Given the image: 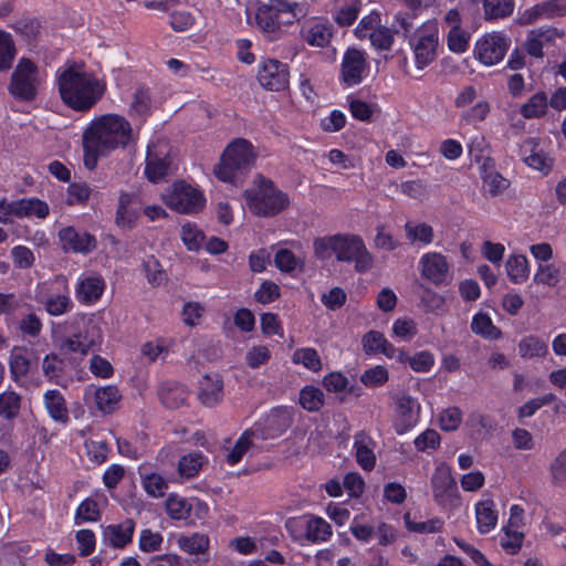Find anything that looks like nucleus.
Returning <instances> with one entry per match:
<instances>
[{
	"instance_id": "obj_1",
	"label": "nucleus",
	"mask_w": 566,
	"mask_h": 566,
	"mask_svg": "<svg viewBox=\"0 0 566 566\" xmlns=\"http://www.w3.org/2000/svg\"><path fill=\"white\" fill-rule=\"evenodd\" d=\"M132 138V125L124 116L105 114L94 118L86 126L82 136L84 166L88 170L95 169L99 157L125 148Z\"/></svg>"
},
{
	"instance_id": "obj_2",
	"label": "nucleus",
	"mask_w": 566,
	"mask_h": 566,
	"mask_svg": "<svg viewBox=\"0 0 566 566\" xmlns=\"http://www.w3.org/2000/svg\"><path fill=\"white\" fill-rule=\"evenodd\" d=\"M62 101L76 112L91 109L103 96L105 83L83 64H65L56 73Z\"/></svg>"
},
{
	"instance_id": "obj_3",
	"label": "nucleus",
	"mask_w": 566,
	"mask_h": 566,
	"mask_svg": "<svg viewBox=\"0 0 566 566\" xmlns=\"http://www.w3.org/2000/svg\"><path fill=\"white\" fill-rule=\"evenodd\" d=\"M255 159L253 145L248 139L235 138L223 150L213 174L222 182H235L254 166Z\"/></svg>"
},
{
	"instance_id": "obj_4",
	"label": "nucleus",
	"mask_w": 566,
	"mask_h": 566,
	"mask_svg": "<svg viewBox=\"0 0 566 566\" xmlns=\"http://www.w3.org/2000/svg\"><path fill=\"white\" fill-rule=\"evenodd\" d=\"M243 197L250 211L259 217H272L290 205L287 195L262 176L254 179L253 187L244 191Z\"/></svg>"
},
{
	"instance_id": "obj_5",
	"label": "nucleus",
	"mask_w": 566,
	"mask_h": 566,
	"mask_svg": "<svg viewBox=\"0 0 566 566\" xmlns=\"http://www.w3.org/2000/svg\"><path fill=\"white\" fill-rule=\"evenodd\" d=\"M161 200L169 209L182 214H197L205 209L207 202L200 188L184 180L169 186L161 193Z\"/></svg>"
},
{
	"instance_id": "obj_6",
	"label": "nucleus",
	"mask_w": 566,
	"mask_h": 566,
	"mask_svg": "<svg viewBox=\"0 0 566 566\" xmlns=\"http://www.w3.org/2000/svg\"><path fill=\"white\" fill-rule=\"evenodd\" d=\"M417 69L422 70L438 56L440 44L439 23L436 19L423 22L409 40Z\"/></svg>"
},
{
	"instance_id": "obj_7",
	"label": "nucleus",
	"mask_w": 566,
	"mask_h": 566,
	"mask_svg": "<svg viewBox=\"0 0 566 566\" xmlns=\"http://www.w3.org/2000/svg\"><path fill=\"white\" fill-rule=\"evenodd\" d=\"M36 300L44 305L45 311L52 316H61L73 307L70 296L67 279L63 275L38 284Z\"/></svg>"
},
{
	"instance_id": "obj_8",
	"label": "nucleus",
	"mask_w": 566,
	"mask_h": 566,
	"mask_svg": "<svg viewBox=\"0 0 566 566\" xmlns=\"http://www.w3.org/2000/svg\"><path fill=\"white\" fill-rule=\"evenodd\" d=\"M285 528L291 537L301 544L325 543L333 535L332 526L323 517L315 515L290 517L285 522Z\"/></svg>"
},
{
	"instance_id": "obj_9",
	"label": "nucleus",
	"mask_w": 566,
	"mask_h": 566,
	"mask_svg": "<svg viewBox=\"0 0 566 566\" xmlns=\"http://www.w3.org/2000/svg\"><path fill=\"white\" fill-rule=\"evenodd\" d=\"M421 405L409 394H399L392 397L391 426L395 432L402 436L411 431L420 421Z\"/></svg>"
},
{
	"instance_id": "obj_10",
	"label": "nucleus",
	"mask_w": 566,
	"mask_h": 566,
	"mask_svg": "<svg viewBox=\"0 0 566 566\" xmlns=\"http://www.w3.org/2000/svg\"><path fill=\"white\" fill-rule=\"evenodd\" d=\"M336 259L339 262H354L355 270L365 273L373 268V255L367 251L364 241L354 234L338 233Z\"/></svg>"
},
{
	"instance_id": "obj_11",
	"label": "nucleus",
	"mask_w": 566,
	"mask_h": 566,
	"mask_svg": "<svg viewBox=\"0 0 566 566\" xmlns=\"http://www.w3.org/2000/svg\"><path fill=\"white\" fill-rule=\"evenodd\" d=\"M42 75L33 62L21 60L12 73L11 94L22 101H32L36 96Z\"/></svg>"
},
{
	"instance_id": "obj_12",
	"label": "nucleus",
	"mask_w": 566,
	"mask_h": 566,
	"mask_svg": "<svg viewBox=\"0 0 566 566\" xmlns=\"http://www.w3.org/2000/svg\"><path fill=\"white\" fill-rule=\"evenodd\" d=\"M521 151L524 163L530 168L544 175L552 171L554 156L549 138L528 137L523 142Z\"/></svg>"
},
{
	"instance_id": "obj_13",
	"label": "nucleus",
	"mask_w": 566,
	"mask_h": 566,
	"mask_svg": "<svg viewBox=\"0 0 566 566\" xmlns=\"http://www.w3.org/2000/svg\"><path fill=\"white\" fill-rule=\"evenodd\" d=\"M370 72L367 53L356 48H348L342 57L339 81L346 87L360 84Z\"/></svg>"
},
{
	"instance_id": "obj_14",
	"label": "nucleus",
	"mask_w": 566,
	"mask_h": 566,
	"mask_svg": "<svg viewBox=\"0 0 566 566\" xmlns=\"http://www.w3.org/2000/svg\"><path fill=\"white\" fill-rule=\"evenodd\" d=\"M418 269L421 277L434 285H449L453 279L451 264L440 252L430 251L422 254Z\"/></svg>"
},
{
	"instance_id": "obj_15",
	"label": "nucleus",
	"mask_w": 566,
	"mask_h": 566,
	"mask_svg": "<svg viewBox=\"0 0 566 566\" xmlns=\"http://www.w3.org/2000/svg\"><path fill=\"white\" fill-rule=\"evenodd\" d=\"M510 39L500 32H492L483 35L475 43V57L484 65L492 66L501 62L509 48Z\"/></svg>"
},
{
	"instance_id": "obj_16",
	"label": "nucleus",
	"mask_w": 566,
	"mask_h": 566,
	"mask_svg": "<svg viewBox=\"0 0 566 566\" xmlns=\"http://www.w3.org/2000/svg\"><path fill=\"white\" fill-rule=\"evenodd\" d=\"M102 331L97 323L92 319L84 322L83 327L67 337L61 345V350L65 354L74 353L81 356L99 346L102 343Z\"/></svg>"
},
{
	"instance_id": "obj_17",
	"label": "nucleus",
	"mask_w": 566,
	"mask_h": 566,
	"mask_svg": "<svg viewBox=\"0 0 566 566\" xmlns=\"http://www.w3.org/2000/svg\"><path fill=\"white\" fill-rule=\"evenodd\" d=\"M291 423L292 410L287 407H279L255 422L251 430L259 440L273 439L285 432Z\"/></svg>"
},
{
	"instance_id": "obj_18",
	"label": "nucleus",
	"mask_w": 566,
	"mask_h": 566,
	"mask_svg": "<svg viewBox=\"0 0 566 566\" xmlns=\"http://www.w3.org/2000/svg\"><path fill=\"white\" fill-rule=\"evenodd\" d=\"M83 399L88 408H94L103 415H108L118 408L122 395L114 385H90L84 389Z\"/></svg>"
},
{
	"instance_id": "obj_19",
	"label": "nucleus",
	"mask_w": 566,
	"mask_h": 566,
	"mask_svg": "<svg viewBox=\"0 0 566 566\" xmlns=\"http://www.w3.org/2000/svg\"><path fill=\"white\" fill-rule=\"evenodd\" d=\"M431 489L434 501L442 506H451L458 501V489L451 469L440 463L431 478Z\"/></svg>"
},
{
	"instance_id": "obj_20",
	"label": "nucleus",
	"mask_w": 566,
	"mask_h": 566,
	"mask_svg": "<svg viewBox=\"0 0 566 566\" xmlns=\"http://www.w3.org/2000/svg\"><path fill=\"white\" fill-rule=\"evenodd\" d=\"M105 290V279L99 273L92 271L81 273L74 286L76 301L86 306L96 304Z\"/></svg>"
},
{
	"instance_id": "obj_21",
	"label": "nucleus",
	"mask_w": 566,
	"mask_h": 566,
	"mask_svg": "<svg viewBox=\"0 0 566 566\" xmlns=\"http://www.w3.org/2000/svg\"><path fill=\"white\" fill-rule=\"evenodd\" d=\"M564 35V30L553 27L533 29L526 35L524 49L532 57L542 59L544 51L555 46L557 40L563 39Z\"/></svg>"
},
{
	"instance_id": "obj_22",
	"label": "nucleus",
	"mask_w": 566,
	"mask_h": 566,
	"mask_svg": "<svg viewBox=\"0 0 566 566\" xmlns=\"http://www.w3.org/2000/svg\"><path fill=\"white\" fill-rule=\"evenodd\" d=\"M258 81L269 91H282L289 85L287 65L274 60L266 59L261 62L258 72Z\"/></svg>"
},
{
	"instance_id": "obj_23",
	"label": "nucleus",
	"mask_w": 566,
	"mask_h": 566,
	"mask_svg": "<svg viewBox=\"0 0 566 566\" xmlns=\"http://www.w3.org/2000/svg\"><path fill=\"white\" fill-rule=\"evenodd\" d=\"M60 242L65 251L87 254L96 248V239L84 231L66 227L59 231Z\"/></svg>"
},
{
	"instance_id": "obj_24",
	"label": "nucleus",
	"mask_w": 566,
	"mask_h": 566,
	"mask_svg": "<svg viewBox=\"0 0 566 566\" xmlns=\"http://www.w3.org/2000/svg\"><path fill=\"white\" fill-rule=\"evenodd\" d=\"M332 25L324 19L311 18L301 28V38L311 46L324 48L332 39Z\"/></svg>"
},
{
	"instance_id": "obj_25",
	"label": "nucleus",
	"mask_w": 566,
	"mask_h": 566,
	"mask_svg": "<svg viewBox=\"0 0 566 566\" xmlns=\"http://www.w3.org/2000/svg\"><path fill=\"white\" fill-rule=\"evenodd\" d=\"M135 530L133 520H125L119 524H111L103 527V541L115 548H124L132 542Z\"/></svg>"
},
{
	"instance_id": "obj_26",
	"label": "nucleus",
	"mask_w": 566,
	"mask_h": 566,
	"mask_svg": "<svg viewBox=\"0 0 566 566\" xmlns=\"http://www.w3.org/2000/svg\"><path fill=\"white\" fill-rule=\"evenodd\" d=\"M254 24L270 40L281 36L282 24L273 13L270 4H262L254 13Z\"/></svg>"
},
{
	"instance_id": "obj_27",
	"label": "nucleus",
	"mask_w": 566,
	"mask_h": 566,
	"mask_svg": "<svg viewBox=\"0 0 566 566\" xmlns=\"http://www.w3.org/2000/svg\"><path fill=\"white\" fill-rule=\"evenodd\" d=\"M223 384L219 375H206L199 381V399L207 407L216 406L223 397Z\"/></svg>"
},
{
	"instance_id": "obj_28",
	"label": "nucleus",
	"mask_w": 566,
	"mask_h": 566,
	"mask_svg": "<svg viewBox=\"0 0 566 566\" xmlns=\"http://www.w3.org/2000/svg\"><path fill=\"white\" fill-rule=\"evenodd\" d=\"M476 528L481 534H488L497 524V512L492 499H482L475 503Z\"/></svg>"
},
{
	"instance_id": "obj_29",
	"label": "nucleus",
	"mask_w": 566,
	"mask_h": 566,
	"mask_svg": "<svg viewBox=\"0 0 566 566\" xmlns=\"http://www.w3.org/2000/svg\"><path fill=\"white\" fill-rule=\"evenodd\" d=\"M44 407L55 422L67 423L70 420L69 409L62 392L57 389L46 390L43 395Z\"/></svg>"
},
{
	"instance_id": "obj_30",
	"label": "nucleus",
	"mask_w": 566,
	"mask_h": 566,
	"mask_svg": "<svg viewBox=\"0 0 566 566\" xmlns=\"http://www.w3.org/2000/svg\"><path fill=\"white\" fill-rule=\"evenodd\" d=\"M139 217V207L136 205V198L130 193H122L118 200L116 212V223L118 227L132 229Z\"/></svg>"
},
{
	"instance_id": "obj_31",
	"label": "nucleus",
	"mask_w": 566,
	"mask_h": 566,
	"mask_svg": "<svg viewBox=\"0 0 566 566\" xmlns=\"http://www.w3.org/2000/svg\"><path fill=\"white\" fill-rule=\"evenodd\" d=\"M269 4L282 27L293 24L306 14L304 8L297 2L271 0Z\"/></svg>"
},
{
	"instance_id": "obj_32",
	"label": "nucleus",
	"mask_w": 566,
	"mask_h": 566,
	"mask_svg": "<svg viewBox=\"0 0 566 566\" xmlns=\"http://www.w3.org/2000/svg\"><path fill=\"white\" fill-rule=\"evenodd\" d=\"M518 355L523 359H543L549 350L547 342L537 335H526L517 344Z\"/></svg>"
},
{
	"instance_id": "obj_33",
	"label": "nucleus",
	"mask_w": 566,
	"mask_h": 566,
	"mask_svg": "<svg viewBox=\"0 0 566 566\" xmlns=\"http://www.w3.org/2000/svg\"><path fill=\"white\" fill-rule=\"evenodd\" d=\"M405 235L410 244L427 247L433 242V228L427 222L408 221L405 227Z\"/></svg>"
},
{
	"instance_id": "obj_34",
	"label": "nucleus",
	"mask_w": 566,
	"mask_h": 566,
	"mask_svg": "<svg viewBox=\"0 0 566 566\" xmlns=\"http://www.w3.org/2000/svg\"><path fill=\"white\" fill-rule=\"evenodd\" d=\"M106 503L107 499L104 494H96V499L87 497L83 500L75 511V524L96 522L101 516L99 504Z\"/></svg>"
},
{
	"instance_id": "obj_35",
	"label": "nucleus",
	"mask_w": 566,
	"mask_h": 566,
	"mask_svg": "<svg viewBox=\"0 0 566 566\" xmlns=\"http://www.w3.org/2000/svg\"><path fill=\"white\" fill-rule=\"evenodd\" d=\"M509 280L514 284L524 283L531 273L530 262L524 254L512 253L505 262Z\"/></svg>"
},
{
	"instance_id": "obj_36",
	"label": "nucleus",
	"mask_w": 566,
	"mask_h": 566,
	"mask_svg": "<svg viewBox=\"0 0 566 566\" xmlns=\"http://www.w3.org/2000/svg\"><path fill=\"white\" fill-rule=\"evenodd\" d=\"M354 449L356 460L361 469L370 471L376 465V455L374 453V441L365 434L355 437Z\"/></svg>"
},
{
	"instance_id": "obj_37",
	"label": "nucleus",
	"mask_w": 566,
	"mask_h": 566,
	"mask_svg": "<svg viewBox=\"0 0 566 566\" xmlns=\"http://www.w3.org/2000/svg\"><path fill=\"white\" fill-rule=\"evenodd\" d=\"M291 360L294 365L302 366L311 373H319L323 369V361L318 352L313 347L296 348Z\"/></svg>"
},
{
	"instance_id": "obj_38",
	"label": "nucleus",
	"mask_w": 566,
	"mask_h": 566,
	"mask_svg": "<svg viewBox=\"0 0 566 566\" xmlns=\"http://www.w3.org/2000/svg\"><path fill=\"white\" fill-rule=\"evenodd\" d=\"M259 440L254 432L250 429H247L237 440L234 446L226 455V461L230 465L238 464L243 455L248 453L251 449L255 448V441Z\"/></svg>"
},
{
	"instance_id": "obj_39",
	"label": "nucleus",
	"mask_w": 566,
	"mask_h": 566,
	"mask_svg": "<svg viewBox=\"0 0 566 566\" xmlns=\"http://www.w3.org/2000/svg\"><path fill=\"white\" fill-rule=\"evenodd\" d=\"M480 176L483 181V186L492 196L502 193L510 186V181L494 170L493 163H486L485 167H481Z\"/></svg>"
},
{
	"instance_id": "obj_40",
	"label": "nucleus",
	"mask_w": 566,
	"mask_h": 566,
	"mask_svg": "<svg viewBox=\"0 0 566 566\" xmlns=\"http://www.w3.org/2000/svg\"><path fill=\"white\" fill-rule=\"evenodd\" d=\"M50 208L46 202L38 198L19 199L18 219H44L48 217Z\"/></svg>"
},
{
	"instance_id": "obj_41",
	"label": "nucleus",
	"mask_w": 566,
	"mask_h": 566,
	"mask_svg": "<svg viewBox=\"0 0 566 566\" xmlns=\"http://www.w3.org/2000/svg\"><path fill=\"white\" fill-rule=\"evenodd\" d=\"M548 109V98L545 93L538 92L532 95L523 105L520 113L526 119L543 117Z\"/></svg>"
},
{
	"instance_id": "obj_42",
	"label": "nucleus",
	"mask_w": 566,
	"mask_h": 566,
	"mask_svg": "<svg viewBox=\"0 0 566 566\" xmlns=\"http://www.w3.org/2000/svg\"><path fill=\"white\" fill-rule=\"evenodd\" d=\"M471 329L474 334L486 339H499L501 331L494 324L489 314L478 312L471 322Z\"/></svg>"
},
{
	"instance_id": "obj_43",
	"label": "nucleus",
	"mask_w": 566,
	"mask_h": 566,
	"mask_svg": "<svg viewBox=\"0 0 566 566\" xmlns=\"http://www.w3.org/2000/svg\"><path fill=\"white\" fill-rule=\"evenodd\" d=\"M180 239L188 251L197 252L205 241V233L198 224L187 221L180 227Z\"/></svg>"
},
{
	"instance_id": "obj_44",
	"label": "nucleus",
	"mask_w": 566,
	"mask_h": 566,
	"mask_svg": "<svg viewBox=\"0 0 566 566\" xmlns=\"http://www.w3.org/2000/svg\"><path fill=\"white\" fill-rule=\"evenodd\" d=\"M160 399L168 408H178L188 399L187 389L178 384H166L160 388Z\"/></svg>"
},
{
	"instance_id": "obj_45",
	"label": "nucleus",
	"mask_w": 566,
	"mask_h": 566,
	"mask_svg": "<svg viewBox=\"0 0 566 566\" xmlns=\"http://www.w3.org/2000/svg\"><path fill=\"white\" fill-rule=\"evenodd\" d=\"M169 161L167 158L159 157L148 148L145 166V175L151 182L160 181L168 172Z\"/></svg>"
},
{
	"instance_id": "obj_46",
	"label": "nucleus",
	"mask_w": 566,
	"mask_h": 566,
	"mask_svg": "<svg viewBox=\"0 0 566 566\" xmlns=\"http://www.w3.org/2000/svg\"><path fill=\"white\" fill-rule=\"evenodd\" d=\"M178 547L187 554L198 555L205 553L209 547V537L206 534L193 533L181 535L177 539Z\"/></svg>"
},
{
	"instance_id": "obj_47",
	"label": "nucleus",
	"mask_w": 566,
	"mask_h": 566,
	"mask_svg": "<svg viewBox=\"0 0 566 566\" xmlns=\"http://www.w3.org/2000/svg\"><path fill=\"white\" fill-rule=\"evenodd\" d=\"M166 512L172 520H186L191 511L190 502L177 493H170L165 503Z\"/></svg>"
},
{
	"instance_id": "obj_48",
	"label": "nucleus",
	"mask_w": 566,
	"mask_h": 566,
	"mask_svg": "<svg viewBox=\"0 0 566 566\" xmlns=\"http://www.w3.org/2000/svg\"><path fill=\"white\" fill-rule=\"evenodd\" d=\"M10 371L15 380L23 378L30 370L31 361L28 349L14 347L10 355Z\"/></svg>"
},
{
	"instance_id": "obj_49",
	"label": "nucleus",
	"mask_w": 566,
	"mask_h": 566,
	"mask_svg": "<svg viewBox=\"0 0 566 566\" xmlns=\"http://www.w3.org/2000/svg\"><path fill=\"white\" fill-rule=\"evenodd\" d=\"M468 153L470 158L480 165V168L485 167L486 163H493L489 157V146L483 135L476 134L470 138Z\"/></svg>"
},
{
	"instance_id": "obj_50",
	"label": "nucleus",
	"mask_w": 566,
	"mask_h": 566,
	"mask_svg": "<svg viewBox=\"0 0 566 566\" xmlns=\"http://www.w3.org/2000/svg\"><path fill=\"white\" fill-rule=\"evenodd\" d=\"M560 281V270L554 263L538 264L533 276L536 284L554 287Z\"/></svg>"
},
{
	"instance_id": "obj_51",
	"label": "nucleus",
	"mask_w": 566,
	"mask_h": 566,
	"mask_svg": "<svg viewBox=\"0 0 566 566\" xmlns=\"http://www.w3.org/2000/svg\"><path fill=\"white\" fill-rule=\"evenodd\" d=\"M491 112L488 101L481 99L462 111L460 119L469 125H476L486 119Z\"/></svg>"
},
{
	"instance_id": "obj_52",
	"label": "nucleus",
	"mask_w": 566,
	"mask_h": 566,
	"mask_svg": "<svg viewBox=\"0 0 566 566\" xmlns=\"http://www.w3.org/2000/svg\"><path fill=\"white\" fill-rule=\"evenodd\" d=\"M142 486L151 497L163 496L168 489V483L156 472L140 473Z\"/></svg>"
},
{
	"instance_id": "obj_53",
	"label": "nucleus",
	"mask_w": 566,
	"mask_h": 566,
	"mask_svg": "<svg viewBox=\"0 0 566 566\" xmlns=\"http://www.w3.org/2000/svg\"><path fill=\"white\" fill-rule=\"evenodd\" d=\"M206 458L200 452H192L184 455L178 463V471L181 476L187 479L196 476L201 470Z\"/></svg>"
},
{
	"instance_id": "obj_54",
	"label": "nucleus",
	"mask_w": 566,
	"mask_h": 566,
	"mask_svg": "<svg viewBox=\"0 0 566 566\" xmlns=\"http://www.w3.org/2000/svg\"><path fill=\"white\" fill-rule=\"evenodd\" d=\"M363 349L366 354H386L387 347L390 346L385 335L378 331H369L363 336Z\"/></svg>"
},
{
	"instance_id": "obj_55",
	"label": "nucleus",
	"mask_w": 566,
	"mask_h": 566,
	"mask_svg": "<svg viewBox=\"0 0 566 566\" xmlns=\"http://www.w3.org/2000/svg\"><path fill=\"white\" fill-rule=\"evenodd\" d=\"M338 234L316 238L313 242L315 256L319 260L336 258Z\"/></svg>"
},
{
	"instance_id": "obj_56",
	"label": "nucleus",
	"mask_w": 566,
	"mask_h": 566,
	"mask_svg": "<svg viewBox=\"0 0 566 566\" xmlns=\"http://www.w3.org/2000/svg\"><path fill=\"white\" fill-rule=\"evenodd\" d=\"M349 531L358 542L364 544H368L375 538V527L367 523L364 514L354 516Z\"/></svg>"
},
{
	"instance_id": "obj_57",
	"label": "nucleus",
	"mask_w": 566,
	"mask_h": 566,
	"mask_svg": "<svg viewBox=\"0 0 566 566\" xmlns=\"http://www.w3.org/2000/svg\"><path fill=\"white\" fill-rule=\"evenodd\" d=\"M151 108L150 94L148 90L138 88L134 93L129 114L134 117L145 118Z\"/></svg>"
},
{
	"instance_id": "obj_58",
	"label": "nucleus",
	"mask_w": 566,
	"mask_h": 566,
	"mask_svg": "<svg viewBox=\"0 0 566 566\" xmlns=\"http://www.w3.org/2000/svg\"><path fill=\"white\" fill-rule=\"evenodd\" d=\"M300 403L308 411H317L324 403V394L315 386H305L300 392Z\"/></svg>"
},
{
	"instance_id": "obj_59",
	"label": "nucleus",
	"mask_w": 566,
	"mask_h": 566,
	"mask_svg": "<svg viewBox=\"0 0 566 566\" xmlns=\"http://www.w3.org/2000/svg\"><path fill=\"white\" fill-rule=\"evenodd\" d=\"M359 11V0H343V3L335 14V21L339 25H350L357 19Z\"/></svg>"
},
{
	"instance_id": "obj_60",
	"label": "nucleus",
	"mask_w": 566,
	"mask_h": 566,
	"mask_svg": "<svg viewBox=\"0 0 566 566\" xmlns=\"http://www.w3.org/2000/svg\"><path fill=\"white\" fill-rule=\"evenodd\" d=\"M485 17L497 19L510 15L514 10L512 0H483Z\"/></svg>"
},
{
	"instance_id": "obj_61",
	"label": "nucleus",
	"mask_w": 566,
	"mask_h": 566,
	"mask_svg": "<svg viewBox=\"0 0 566 566\" xmlns=\"http://www.w3.org/2000/svg\"><path fill=\"white\" fill-rule=\"evenodd\" d=\"M394 337L410 342L417 335V323L412 318H397L391 327Z\"/></svg>"
},
{
	"instance_id": "obj_62",
	"label": "nucleus",
	"mask_w": 566,
	"mask_h": 566,
	"mask_svg": "<svg viewBox=\"0 0 566 566\" xmlns=\"http://www.w3.org/2000/svg\"><path fill=\"white\" fill-rule=\"evenodd\" d=\"M20 410V396L11 390L0 395V416L6 419L14 418Z\"/></svg>"
},
{
	"instance_id": "obj_63",
	"label": "nucleus",
	"mask_w": 566,
	"mask_h": 566,
	"mask_svg": "<svg viewBox=\"0 0 566 566\" xmlns=\"http://www.w3.org/2000/svg\"><path fill=\"white\" fill-rule=\"evenodd\" d=\"M171 344L172 342L169 339L157 338L144 344L142 353L149 360L154 361L160 357H165L169 353Z\"/></svg>"
},
{
	"instance_id": "obj_64",
	"label": "nucleus",
	"mask_w": 566,
	"mask_h": 566,
	"mask_svg": "<svg viewBox=\"0 0 566 566\" xmlns=\"http://www.w3.org/2000/svg\"><path fill=\"white\" fill-rule=\"evenodd\" d=\"M244 359L250 368L258 369L269 363L271 350L265 345H254L248 349Z\"/></svg>"
}]
</instances>
